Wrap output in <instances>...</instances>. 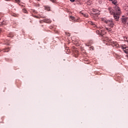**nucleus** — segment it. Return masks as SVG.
<instances>
[{
	"label": "nucleus",
	"instance_id": "nucleus-1",
	"mask_svg": "<svg viewBox=\"0 0 128 128\" xmlns=\"http://www.w3.org/2000/svg\"><path fill=\"white\" fill-rule=\"evenodd\" d=\"M108 10L109 12V14H113L114 20H118L120 19V14H122L120 8L118 6H115L114 8L108 7Z\"/></svg>",
	"mask_w": 128,
	"mask_h": 128
},
{
	"label": "nucleus",
	"instance_id": "nucleus-2",
	"mask_svg": "<svg viewBox=\"0 0 128 128\" xmlns=\"http://www.w3.org/2000/svg\"><path fill=\"white\" fill-rule=\"evenodd\" d=\"M102 22H104L108 26H110V28H114V21H112V20H106L103 18L102 19Z\"/></svg>",
	"mask_w": 128,
	"mask_h": 128
},
{
	"label": "nucleus",
	"instance_id": "nucleus-3",
	"mask_svg": "<svg viewBox=\"0 0 128 128\" xmlns=\"http://www.w3.org/2000/svg\"><path fill=\"white\" fill-rule=\"evenodd\" d=\"M93 12L94 14H100V11L98 10H93Z\"/></svg>",
	"mask_w": 128,
	"mask_h": 128
},
{
	"label": "nucleus",
	"instance_id": "nucleus-4",
	"mask_svg": "<svg viewBox=\"0 0 128 128\" xmlns=\"http://www.w3.org/2000/svg\"><path fill=\"white\" fill-rule=\"evenodd\" d=\"M126 20H128V18L124 17L122 18V22L124 24H126V22H128Z\"/></svg>",
	"mask_w": 128,
	"mask_h": 128
},
{
	"label": "nucleus",
	"instance_id": "nucleus-5",
	"mask_svg": "<svg viewBox=\"0 0 128 128\" xmlns=\"http://www.w3.org/2000/svg\"><path fill=\"white\" fill-rule=\"evenodd\" d=\"M106 34V30H101V33L100 34V36H104V34Z\"/></svg>",
	"mask_w": 128,
	"mask_h": 128
},
{
	"label": "nucleus",
	"instance_id": "nucleus-6",
	"mask_svg": "<svg viewBox=\"0 0 128 128\" xmlns=\"http://www.w3.org/2000/svg\"><path fill=\"white\" fill-rule=\"evenodd\" d=\"M44 22H46V24H50V22H52V20L50 19H46L44 20Z\"/></svg>",
	"mask_w": 128,
	"mask_h": 128
},
{
	"label": "nucleus",
	"instance_id": "nucleus-7",
	"mask_svg": "<svg viewBox=\"0 0 128 128\" xmlns=\"http://www.w3.org/2000/svg\"><path fill=\"white\" fill-rule=\"evenodd\" d=\"M110 0L111 2H112V3L113 4H115L116 6V4H118V0Z\"/></svg>",
	"mask_w": 128,
	"mask_h": 128
},
{
	"label": "nucleus",
	"instance_id": "nucleus-8",
	"mask_svg": "<svg viewBox=\"0 0 128 128\" xmlns=\"http://www.w3.org/2000/svg\"><path fill=\"white\" fill-rule=\"evenodd\" d=\"M74 54H75L76 57L78 56V51L77 50H74Z\"/></svg>",
	"mask_w": 128,
	"mask_h": 128
},
{
	"label": "nucleus",
	"instance_id": "nucleus-9",
	"mask_svg": "<svg viewBox=\"0 0 128 128\" xmlns=\"http://www.w3.org/2000/svg\"><path fill=\"white\" fill-rule=\"evenodd\" d=\"M75 19H76V18H74V16H70V20H74H74H75Z\"/></svg>",
	"mask_w": 128,
	"mask_h": 128
},
{
	"label": "nucleus",
	"instance_id": "nucleus-10",
	"mask_svg": "<svg viewBox=\"0 0 128 128\" xmlns=\"http://www.w3.org/2000/svg\"><path fill=\"white\" fill-rule=\"evenodd\" d=\"M45 10L48 12H50V6H45Z\"/></svg>",
	"mask_w": 128,
	"mask_h": 128
},
{
	"label": "nucleus",
	"instance_id": "nucleus-11",
	"mask_svg": "<svg viewBox=\"0 0 128 128\" xmlns=\"http://www.w3.org/2000/svg\"><path fill=\"white\" fill-rule=\"evenodd\" d=\"M33 17L36 18H44V16H33Z\"/></svg>",
	"mask_w": 128,
	"mask_h": 128
},
{
	"label": "nucleus",
	"instance_id": "nucleus-12",
	"mask_svg": "<svg viewBox=\"0 0 128 128\" xmlns=\"http://www.w3.org/2000/svg\"><path fill=\"white\" fill-rule=\"evenodd\" d=\"M122 48L123 50H126V48H128L126 47V45H123L122 46Z\"/></svg>",
	"mask_w": 128,
	"mask_h": 128
},
{
	"label": "nucleus",
	"instance_id": "nucleus-13",
	"mask_svg": "<svg viewBox=\"0 0 128 128\" xmlns=\"http://www.w3.org/2000/svg\"><path fill=\"white\" fill-rule=\"evenodd\" d=\"M10 52V48H6L4 50V52Z\"/></svg>",
	"mask_w": 128,
	"mask_h": 128
},
{
	"label": "nucleus",
	"instance_id": "nucleus-14",
	"mask_svg": "<svg viewBox=\"0 0 128 128\" xmlns=\"http://www.w3.org/2000/svg\"><path fill=\"white\" fill-rule=\"evenodd\" d=\"M8 36L9 38H12L14 37V34L12 32L8 34Z\"/></svg>",
	"mask_w": 128,
	"mask_h": 128
},
{
	"label": "nucleus",
	"instance_id": "nucleus-15",
	"mask_svg": "<svg viewBox=\"0 0 128 128\" xmlns=\"http://www.w3.org/2000/svg\"><path fill=\"white\" fill-rule=\"evenodd\" d=\"M96 32L97 34H99V36H100V33H101V30H97L96 31Z\"/></svg>",
	"mask_w": 128,
	"mask_h": 128
},
{
	"label": "nucleus",
	"instance_id": "nucleus-16",
	"mask_svg": "<svg viewBox=\"0 0 128 128\" xmlns=\"http://www.w3.org/2000/svg\"><path fill=\"white\" fill-rule=\"evenodd\" d=\"M82 14L84 16V18H88V14L82 13Z\"/></svg>",
	"mask_w": 128,
	"mask_h": 128
},
{
	"label": "nucleus",
	"instance_id": "nucleus-17",
	"mask_svg": "<svg viewBox=\"0 0 128 128\" xmlns=\"http://www.w3.org/2000/svg\"><path fill=\"white\" fill-rule=\"evenodd\" d=\"M80 22V18H75V20H74V22Z\"/></svg>",
	"mask_w": 128,
	"mask_h": 128
},
{
	"label": "nucleus",
	"instance_id": "nucleus-18",
	"mask_svg": "<svg viewBox=\"0 0 128 128\" xmlns=\"http://www.w3.org/2000/svg\"><path fill=\"white\" fill-rule=\"evenodd\" d=\"M106 30H108V32H112V28H106Z\"/></svg>",
	"mask_w": 128,
	"mask_h": 128
},
{
	"label": "nucleus",
	"instance_id": "nucleus-19",
	"mask_svg": "<svg viewBox=\"0 0 128 128\" xmlns=\"http://www.w3.org/2000/svg\"><path fill=\"white\" fill-rule=\"evenodd\" d=\"M6 21H3V22H2V26H6Z\"/></svg>",
	"mask_w": 128,
	"mask_h": 128
},
{
	"label": "nucleus",
	"instance_id": "nucleus-20",
	"mask_svg": "<svg viewBox=\"0 0 128 128\" xmlns=\"http://www.w3.org/2000/svg\"><path fill=\"white\" fill-rule=\"evenodd\" d=\"M22 12H24V14H28V11L26 9H23Z\"/></svg>",
	"mask_w": 128,
	"mask_h": 128
},
{
	"label": "nucleus",
	"instance_id": "nucleus-21",
	"mask_svg": "<svg viewBox=\"0 0 128 128\" xmlns=\"http://www.w3.org/2000/svg\"><path fill=\"white\" fill-rule=\"evenodd\" d=\"M125 54H128V48L124 50Z\"/></svg>",
	"mask_w": 128,
	"mask_h": 128
},
{
	"label": "nucleus",
	"instance_id": "nucleus-22",
	"mask_svg": "<svg viewBox=\"0 0 128 128\" xmlns=\"http://www.w3.org/2000/svg\"><path fill=\"white\" fill-rule=\"evenodd\" d=\"M32 12H34V14H36L37 13L36 10L34 9L32 10Z\"/></svg>",
	"mask_w": 128,
	"mask_h": 128
},
{
	"label": "nucleus",
	"instance_id": "nucleus-23",
	"mask_svg": "<svg viewBox=\"0 0 128 128\" xmlns=\"http://www.w3.org/2000/svg\"><path fill=\"white\" fill-rule=\"evenodd\" d=\"M12 16H15L16 18H18V14H13Z\"/></svg>",
	"mask_w": 128,
	"mask_h": 128
},
{
	"label": "nucleus",
	"instance_id": "nucleus-24",
	"mask_svg": "<svg viewBox=\"0 0 128 128\" xmlns=\"http://www.w3.org/2000/svg\"><path fill=\"white\" fill-rule=\"evenodd\" d=\"M15 1L17 4H20V0H15Z\"/></svg>",
	"mask_w": 128,
	"mask_h": 128
},
{
	"label": "nucleus",
	"instance_id": "nucleus-25",
	"mask_svg": "<svg viewBox=\"0 0 128 128\" xmlns=\"http://www.w3.org/2000/svg\"><path fill=\"white\" fill-rule=\"evenodd\" d=\"M124 40H125V42H128V38L124 37Z\"/></svg>",
	"mask_w": 128,
	"mask_h": 128
},
{
	"label": "nucleus",
	"instance_id": "nucleus-26",
	"mask_svg": "<svg viewBox=\"0 0 128 128\" xmlns=\"http://www.w3.org/2000/svg\"><path fill=\"white\" fill-rule=\"evenodd\" d=\"M98 2L100 4H102V0H99Z\"/></svg>",
	"mask_w": 128,
	"mask_h": 128
},
{
	"label": "nucleus",
	"instance_id": "nucleus-27",
	"mask_svg": "<svg viewBox=\"0 0 128 128\" xmlns=\"http://www.w3.org/2000/svg\"><path fill=\"white\" fill-rule=\"evenodd\" d=\"M44 20H40V24H42V23H44Z\"/></svg>",
	"mask_w": 128,
	"mask_h": 128
},
{
	"label": "nucleus",
	"instance_id": "nucleus-28",
	"mask_svg": "<svg viewBox=\"0 0 128 128\" xmlns=\"http://www.w3.org/2000/svg\"><path fill=\"white\" fill-rule=\"evenodd\" d=\"M113 44H114L113 46H118V44H117L116 42H114Z\"/></svg>",
	"mask_w": 128,
	"mask_h": 128
},
{
	"label": "nucleus",
	"instance_id": "nucleus-29",
	"mask_svg": "<svg viewBox=\"0 0 128 128\" xmlns=\"http://www.w3.org/2000/svg\"><path fill=\"white\" fill-rule=\"evenodd\" d=\"M50 2H56V0H50Z\"/></svg>",
	"mask_w": 128,
	"mask_h": 128
},
{
	"label": "nucleus",
	"instance_id": "nucleus-30",
	"mask_svg": "<svg viewBox=\"0 0 128 128\" xmlns=\"http://www.w3.org/2000/svg\"><path fill=\"white\" fill-rule=\"evenodd\" d=\"M0 26H2V22H0Z\"/></svg>",
	"mask_w": 128,
	"mask_h": 128
},
{
	"label": "nucleus",
	"instance_id": "nucleus-31",
	"mask_svg": "<svg viewBox=\"0 0 128 128\" xmlns=\"http://www.w3.org/2000/svg\"><path fill=\"white\" fill-rule=\"evenodd\" d=\"M18 4H19V6H24L22 5V4H20V2Z\"/></svg>",
	"mask_w": 128,
	"mask_h": 128
},
{
	"label": "nucleus",
	"instance_id": "nucleus-32",
	"mask_svg": "<svg viewBox=\"0 0 128 128\" xmlns=\"http://www.w3.org/2000/svg\"><path fill=\"white\" fill-rule=\"evenodd\" d=\"M70 2H74V0H70Z\"/></svg>",
	"mask_w": 128,
	"mask_h": 128
},
{
	"label": "nucleus",
	"instance_id": "nucleus-33",
	"mask_svg": "<svg viewBox=\"0 0 128 128\" xmlns=\"http://www.w3.org/2000/svg\"><path fill=\"white\" fill-rule=\"evenodd\" d=\"M6 0V2H9L10 0Z\"/></svg>",
	"mask_w": 128,
	"mask_h": 128
},
{
	"label": "nucleus",
	"instance_id": "nucleus-34",
	"mask_svg": "<svg viewBox=\"0 0 128 128\" xmlns=\"http://www.w3.org/2000/svg\"><path fill=\"white\" fill-rule=\"evenodd\" d=\"M2 32V30L0 29V34Z\"/></svg>",
	"mask_w": 128,
	"mask_h": 128
},
{
	"label": "nucleus",
	"instance_id": "nucleus-35",
	"mask_svg": "<svg viewBox=\"0 0 128 128\" xmlns=\"http://www.w3.org/2000/svg\"><path fill=\"white\" fill-rule=\"evenodd\" d=\"M92 24H94V23H92Z\"/></svg>",
	"mask_w": 128,
	"mask_h": 128
},
{
	"label": "nucleus",
	"instance_id": "nucleus-36",
	"mask_svg": "<svg viewBox=\"0 0 128 128\" xmlns=\"http://www.w3.org/2000/svg\"><path fill=\"white\" fill-rule=\"evenodd\" d=\"M68 50H70V49H68Z\"/></svg>",
	"mask_w": 128,
	"mask_h": 128
},
{
	"label": "nucleus",
	"instance_id": "nucleus-37",
	"mask_svg": "<svg viewBox=\"0 0 128 128\" xmlns=\"http://www.w3.org/2000/svg\"><path fill=\"white\" fill-rule=\"evenodd\" d=\"M91 22V24H92V22Z\"/></svg>",
	"mask_w": 128,
	"mask_h": 128
},
{
	"label": "nucleus",
	"instance_id": "nucleus-38",
	"mask_svg": "<svg viewBox=\"0 0 128 128\" xmlns=\"http://www.w3.org/2000/svg\"><path fill=\"white\" fill-rule=\"evenodd\" d=\"M42 26H43V25H42Z\"/></svg>",
	"mask_w": 128,
	"mask_h": 128
},
{
	"label": "nucleus",
	"instance_id": "nucleus-39",
	"mask_svg": "<svg viewBox=\"0 0 128 128\" xmlns=\"http://www.w3.org/2000/svg\"><path fill=\"white\" fill-rule=\"evenodd\" d=\"M68 36H70V34H69V35H68Z\"/></svg>",
	"mask_w": 128,
	"mask_h": 128
}]
</instances>
